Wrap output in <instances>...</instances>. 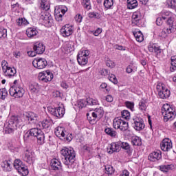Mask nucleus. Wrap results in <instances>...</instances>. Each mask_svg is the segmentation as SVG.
<instances>
[{
  "label": "nucleus",
  "instance_id": "nucleus-1",
  "mask_svg": "<svg viewBox=\"0 0 176 176\" xmlns=\"http://www.w3.org/2000/svg\"><path fill=\"white\" fill-rule=\"evenodd\" d=\"M61 155L63 156V163L65 166H67L69 170H73L75 167V157H76V153L72 148L64 147L60 151Z\"/></svg>",
  "mask_w": 176,
  "mask_h": 176
},
{
  "label": "nucleus",
  "instance_id": "nucleus-2",
  "mask_svg": "<svg viewBox=\"0 0 176 176\" xmlns=\"http://www.w3.org/2000/svg\"><path fill=\"white\" fill-rule=\"evenodd\" d=\"M22 121L20 117L12 116L8 121V124L5 127L6 134H12L18 127H21Z\"/></svg>",
  "mask_w": 176,
  "mask_h": 176
},
{
  "label": "nucleus",
  "instance_id": "nucleus-3",
  "mask_svg": "<svg viewBox=\"0 0 176 176\" xmlns=\"http://www.w3.org/2000/svg\"><path fill=\"white\" fill-rule=\"evenodd\" d=\"M161 112L164 116V122H168V120H173L175 118V110L168 104H164L162 106Z\"/></svg>",
  "mask_w": 176,
  "mask_h": 176
},
{
  "label": "nucleus",
  "instance_id": "nucleus-4",
  "mask_svg": "<svg viewBox=\"0 0 176 176\" xmlns=\"http://www.w3.org/2000/svg\"><path fill=\"white\" fill-rule=\"evenodd\" d=\"M157 91L160 98L166 100L170 97L171 92L166 87V85L162 82H159L157 85Z\"/></svg>",
  "mask_w": 176,
  "mask_h": 176
},
{
  "label": "nucleus",
  "instance_id": "nucleus-5",
  "mask_svg": "<svg viewBox=\"0 0 176 176\" xmlns=\"http://www.w3.org/2000/svg\"><path fill=\"white\" fill-rule=\"evenodd\" d=\"M14 167L18 171L19 174L22 176L28 175V168L21 160L16 159L14 161Z\"/></svg>",
  "mask_w": 176,
  "mask_h": 176
},
{
  "label": "nucleus",
  "instance_id": "nucleus-6",
  "mask_svg": "<svg viewBox=\"0 0 176 176\" xmlns=\"http://www.w3.org/2000/svg\"><path fill=\"white\" fill-rule=\"evenodd\" d=\"M25 91L20 85H13L9 89V94L11 97L14 98H21L24 96Z\"/></svg>",
  "mask_w": 176,
  "mask_h": 176
},
{
  "label": "nucleus",
  "instance_id": "nucleus-7",
  "mask_svg": "<svg viewBox=\"0 0 176 176\" xmlns=\"http://www.w3.org/2000/svg\"><path fill=\"white\" fill-rule=\"evenodd\" d=\"M113 126L115 130H120V131H126L129 129V122L124 121L121 118H114L113 121Z\"/></svg>",
  "mask_w": 176,
  "mask_h": 176
},
{
  "label": "nucleus",
  "instance_id": "nucleus-8",
  "mask_svg": "<svg viewBox=\"0 0 176 176\" xmlns=\"http://www.w3.org/2000/svg\"><path fill=\"white\" fill-rule=\"evenodd\" d=\"M90 51L88 50H81L77 56V61L80 65H86L89 61Z\"/></svg>",
  "mask_w": 176,
  "mask_h": 176
},
{
  "label": "nucleus",
  "instance_id": "nucleus-9",
  "mask_svg": "<svg viewBox=\"0 0 176 176\" xmlns=\"http://www.w3.org/2000/svg\"><path fill=\"white\" fill-rule=\"evenodd\" d=\"M68 12V8L65 6H58L54 10V16L56 21H61L64 14Z\"/></svg>",
  "mask_w": 176,
  "mask_h": 176
},
{
  "label": "nucleus",
  "instance_id": "nucleus-10",
  "mask_svg": "<svg viewBox=\"0 0 176 176\" xmlns=\"http://www.w3.org/2000/svg\"><path fill=\"white\" fill-rule=\"evenodd\" d=\"M49 113L54 116L55 118H63L64 113H65V109L64 107H49L47 108Z\"/></svg>",
  "mask_w": 176,
  "mask_h": 176
},
{
  "label": "nucleus",
  "instance_id": "nucleus-11",
  "mask_svg": "<svg viewBox=\"0 0 176 176\" xmlns=\"http://www.w3.org/2000/svg\"><path fill=\"white\" fill-rule=\"evenodd\" d=\"M132 126L137 131H141L145 129V123H144V120L140 117H135L133 118Z\"/></svg>",
  "mask_w": 176,
  "mask_h": 176
},
{
  "label": "nucleus",
  "instance_id": "nucleus-12",
  "mask_svg": "<svg viewBox=\"0 0 176 176\" xmlns=\"http://www.w3.org/2000/svg\"><path fill=\"white\" fill-rule=\"evenodd\" d=\"M120 145H122V142H112L111 144H109L107 148V153L112 155V153H115V152H120Z\"/></svg>",
  "mask_w": 176,
  "mask_h": 176
},
{
  "label": "nucleus",
  "instance_id": "nucleus-13",
  "mask_svg": "<svg viewBox=\"0 0 176 176\" xmlns=\"http://www.w3.org/2000/svg\"><path fill=\"white\" fill-rule=\"evenodd\" d=\"M32 65L37 69H43L47 65V60L44 58H37L33 60Z\"/></svg>",
  "mask_w": 176,
  "mask_h": 176
},
{
  "label": "nucleus",
  "instance_id": "nucleus-14",
  "mask_svg": "<svg viewBox=\"0 0 176 176\" xmlns=\"http://www.w3.org/2000/svg\"><path fill=\"white\" fill-rule=\"evenodd\" d=\"M60 32L61 35L64 36V38H67V36H71V35L74 34V27L71 24H66L62 27Z\"/></svg>",
  "mask_w": 176,
  "mask_h": 176
},
{
  "label": "nucleus",
  "instance_id": "nucleus-15",
  "mask_svg": "<svg viewBox=\"0 0 176 176\" xmlns=\"http://www.w3.org/2000/svg\"><path fill=\"white\" fill-rule=\"evenodd\" d=\"M23 160L28 164H33L34 162H35V153L26 150L23 155Z\"/></svg>",
  "mask_w": 176,
  "mask_h": 176
},
{
  "label": "nucleus",
  "instance_id": "nucleus-16",
  "mask_svg": "<svg viewBox=\"0 0 176 176\" xmlns=\"http://www.w3.org/2000/svg\"><path fill=\"white\" fill-rule=\"evenodd\" d=\"M33 49L37 54H43L45 53V50H46V47L43 45V43L41 41H37L34 43Z\"/></svg>",
  "mask_w": 176,
  "mask_h": 176
},
{
  "label": "nucleus",
  "instance_id": "nucleus-17",
  "mask_svg": "<svg viewBox=\"0 0 176 176\" xmlns=\"http://www.w3.org/2000/svg\"><path fill=\"white\" fill-rule=\"evenodd\" d=\"M53 78V73L49 70H47L42 74L39 79L41 80V82H45V83H47V82H52Z\"/></svg>",
  "mask_w": 176,
  "mask_h": 176
},
{
  "label": "nucleus",
  "instance_id": "nucleus-18",
  "mask_svg": "<svg viewBox=\"0 0 176 176\" xmlns=\"http://www.w3.org/2000/svg\"><path fill=\"white\" fill-rule=\"evenodd\" d=\"M171 148H173L171 140L168 138L164 139L161 143L162 151H164V152H168Z\"/></svg>",
  "mask_w": 176,
  "mask_h": 176
},
{
  "label": "nucleus",
  "instance_id": "nucleus-19",
  "mask_svg": "<svg viewBox=\"0 0 176 176\" xmlns=\"http://www.w3.org/2000/svg\"><path fill=\"white\" fill-rule=\"evenodd\" d=\"M67 134V131H65V128L63 126H57L55 129V135L60 140H65V135Z\"/></svg>",
  "mask_w": 176,
  "mask_h": 176
},
{
  "label": "nucleus",
  "instance_id": "nucleus-20",
  "mask_svg": "<svg viewBox=\"0 0 176 176\" xmlns=\"http://www.w3.org/2000/svg\"><path fill=\"white\" fill-rule=\"evenodd\" d=\"M161 159L162 152L160 151H154L148 155V160H150V162H157Z\"/></svg>",
  "mask_w": 176,
  "mask_h": 176
},
{
  "label": "nucleus",
  "instance_id": "nucleus-21",
  "mask_svg": "<svg viewBox=\"0 0 176 176\" xmlns=\"http://www.w3.org/2000/svg\"><path fill=\"white\" fill-rule=\"evenodd\" d=\"M176 28L174 27V25H168V27H166L164 28V30L162 32L161 36L162 38H166L168 34H173V32H175Z\"/></svg>",
  "mask_w": 176,
  "mask_h": 176
},
{
  "label": "nucleus",
  "instance_id": "nucleus-22",
  "mask_svg": "<svg viewBox=\"0 0 176 176\" xmlns=\"http://www.w3.org/2000/svg\"><path fill=\"white\" fill-rule=\"evenodd\" d=\"M141 17V12L138 11L133 12L132 15V24H134V25H140Z\"/></svg>",
  "mask_w": 176,
  "mask_h": 176
},
{
  "label": "nucleus",
  "instance_id": "nucleus-23",
  "mask_svg": "<svg viewBox=\"0 0 176 176\" xmlns=\"http://www.w3.org/2000/svg\"><path fill=\"white\" fill-rule=\"evenodd\" d=\"M51 168L52 170H61V162L60 160L54 158L51 160Z\"/></svg>",
  "mask_w": 176,
  "mask_h": 176
},
{
  "label": "nucleus",
  "instance_id": "nucleus-24",
  "mask_svg": "<svg viewBox=\"0 0 176 176\" xmlns=\"http://www.w3.org/2000/svg\"><path fill=\"white\" fill-rule=\"evenodd\" d=\"M26 35L28 38H35L38 35V30L35 28H28L26 30Z\"/></svg>",
  "mask_w": 176,
  "mask_h": 176
},
{
  "label": "nucleus",
  "instance_id": "nucleus-25",
  "mask_svg": "<svg viewBox=\"0 0 176 176\" xmlns=\"http://www.w3.org/2000/svg\"><path fill=\"white\" fill-rule=\"evenodd\" d=\"M3 72L5 76H8L9 78H10L11 76H14V75H16V71L14 67L12 68L10 67H8Z\"/></svg>",
  "mask_w": 176,
  "mask_h": 176
},
{
  "label": "nucleus",
  "instance_id": "nucleus-26",
  "mask_svg": "<svg viewBox=\"0 0 176 176\" xmlns=\"http://www.w3.org/2000/svg\"><path fill=\"white\" fill-rule=\"evenodd\" d=\"M43 23L46 27H52V23H53V19L50 14H45L43 16Z\"/></svg>",
  "mask_w": 176,
  "mask_h": 176
},
{
  "label": "nucleus",
  "instance_id": "nucleus-27",
  "mask_svg": "<svg viewBox=\"0 0 176 176\" xmlns=\"http://www.w3.org/2000/svg\"><path fill=\"white\" fill-rule=\"evenodd\" d=\"M148 51L151 52V53H157V54H159V53L161 52L160 47H159L156 44H149L148 47Z\"/></svg>",
  "mask_w": 176,
  "mask_h": 176
},
{
  "label": "nucleus",
  "instance_id": "nucleus-28",
  "mask_svg": "<svg viewBox=\"0 0 176 176\" xmlns=\"http://www.w3.org/2000/svg\"><path fill=\"white\" fill-rule=\"evenodd\" d=\"M29 90L33 94H36V93H39L41 86H39L37 83L32 84L29 87Z\"/></svg>",
  "mask_w": 176,
  "mask_h": 176
},
{
  "label": "nucleus",
  "instance_id": "nucleus-29",
  "mask_svg": "<svg viewBox=\"0 0 176 176\" xmlns=\"http://www.w3.org/2000/svg\"><path fill=\"white\" fill-rule=\"evenodd\" d=\"M131 142L134 146H141L142 145V140L138 136L132 137Z\"/></svg>",
  "mask_w": 176,
  "mask_h": 176
},
{
  "label": "nucleus",
  "instance_id": "nucleus-30",
  "mask_svg": "<svg viewBox=\"0 0 176 176\" xmlns=\"http://www.w3.org/2000/svg\"><path fill=\"white\" fill-rule=\"evenodd\" d=\"M1 167L4 171H10L12 170V162L6 160L1 163Z\"/></svg>",
  "mask_w": 176,
  "mask_h": 176
},
{
  "label": "nucleus",
  "instance_id": "nucleus-31",
  "mask_svg": "<svg viewBox=\"0 0 176 176\" xmlns=\"http://www.w3.org/2000/svg\"><path fill=\"white\" fill-rule=\"evenodd\" d=\"M16 24L19 27H23V25H28L30 23L25 18H19L16 20Z\"/></svg>",
  "mask_w": 176,
  "mask_h": 176
},
{
  "label": "nucleus",
  "instance_id": "nucleus-32",
  "mask_svg": "<svg viewBox=\"0 0 176 176\" xmlns=\"http://www.w3.org/2000/svg\"><path fill=\"white\" fill-rule=\"evenodd\" d=\"M26 118L28 120H30V122H33V123L38 120V116L34 112H29L26 113Z\"/></svg>",
  "mask_w": 176,
  "mask_h": 176
},
{
  "label": "nucleus",
  "instance_id": "nucleus-33",
  "mask_svg": "<svg viewBox=\"0 0 176 176\" xmlns=\"http://www.w3.org/2000/svg\"><path fill=\"white\" fill-rule=\"evenodd\" d=\"M138 6L137 0H127L128 9H135Z\"/></svg>",
  "mask_w": 176,
  "mask_h": 176
},
{
  "label": "nucleus",
  "instance_id": "nucleus-34",
  "mask_svg": "<svg viewBox=\"0 0 176 176\" xmlns=\"http://www.w3.org/2000/svg\"><path fill=\"white\" fill-rule=\"evenodd\" d=\"M38 145H43L45 144V133L41 131L36 138Z\"/></svg>",
  "mask_w": 176,
  "mask_h": 176
},
{
  "label": "nucleus",
  "instance_id": "nucleus-35",
  "mask_svg": "<svg viewBox=\"0 0 176 176\" xmlns=\"http://www.w3.org/2000/svg\"><path fill=\"white\" fill-rule=\"evenodd\" d=\"M133 35L137 41V42H143L144 41V34L141 31L133 32Z\"/></svg>",
  "mask_w": 176,
  "mask_h": 176
},
{
  "label": "nucleus",
  "instance_id": "nucleus-36",
  "mask_svg": "<svg viewBox=\"0 0 176 176\" xmlns=\"http://www.w3.org/2000/svg\"><path fill=\"white\" fill-rule=\"evenodd\" d=\"M23 140L26 142L32 141V140H35V138L30 131H28L23 135Z\"/></svg>",
  "mask_w": 176,
  "mask_h": 176
},
{
  "label": "nucleus",
  "instance_id": "nucleus-37",
  "mask_svg": "<svg viewBox=\"0 0 176 176\" xmlns=\"http://www.w3.org/2000/svg\"><path fill=\"white\" fill-rule=\"evenodd\" d=\"M120 148H122V149H124L125 151H127V153L130 154L132 153L133 149L130 148V144L127 142H121V145Z\"/></svg>",
  "mask_w": 176,
  "mask_h": 176
},
{
  "label": "nucleus",
  "instance_id": "nucleus-38",
  "mask_svg": "<svg viewBox=\"0 0 176 176\" xmlns=\"http://www.w3.org/2000/svg\"><path fill=\"white\" fill-rule=\"evenodd\" d=\"M42 126L43 129H49L52 126V120L45 119L41 122L40 126Z\"/></svg>",
  "mask_w": 176,
  "mask_h": 176
},
{
  "label": "nucleus",
  "instance_id": "nucleus-39",
  "mask_svg": "<svg viewBox=\"0 0 176 176\" xmlns=\"http://www.w3.org/2000/svg\"><path fill=\"white\" fill-rule=\"evenodd\" d=\"M29 131L32 133L34 138H36L38 135L41 133L42 130L38 128H32L29 130Z\"/></svg>",
  "mask_w": 176,
  "mask_h": 176
},
{
  "label": "nucleus",
  "instance_id": "nucleus-40",
  "mask_svg": "<svg viewBox=\"0 0 176 176\" xmlns=\"http://www.w3.org/2000/svg\"><path fill=\"white\" fill-rule=\"evenodd\" d=\"M170 60L171 67H170V69L171 72H174L176 69V56H171Z\"/></svg>",
  "mask_w": 176,
  "mask_h": 176
},
{
  "label": "nucleus",
  "instance_id": "nucleus-41",
  "mask_svg": "<svg viewBox=\"0 0 176 176\" xmlns=\"http://www.w3.org/2000/svg\"><path fill=\"white\" fill-rule=\"evenodd\" d=\"M94 112L96 113L98 119H101V118H102V116H104V109L102 107H99V108L95 109Z\"/></svg>",
  "mask_w": 176,
  "mask_h": 176
},
{
  "label": "nucleus",
  "instance_id": "nucleus-42",
  "mask_svg": "<svg viewBox=\"0 0 176 176\" xmlns=\"http://www.w3.org/2000/svg\"><path fill=\"white\" fill-rule=\"evenodd\" d=\"M41 9H43V10H49V9H50V5L47 1L41 0Z\"/></svg>",
  "mask_w": 176,
  "mask_h": 176
},
{
  "label": "nucleus",
  "instance_id": "nucleus-43",
  "mask_svg": "<svg viewBox=\"0 0 176 176\" xmlns=\"http://www.w3.org/2000/svg\"><path fill=\"white\" fill-rule=\"evenodd\" d=\"M104 132L108 135H110V137H116L117 133L115 130H113L112 128H107L104 129Z\"/></svg>",
  "mask_w": 176,
  "mask_h": 176
},
{
  "label": "nucleus",
  "instance_id": "nucleus-44",
  "mask_svg": "<svg viewBox=\"0 0 176 176\" xmlns=\"http://www.w3.org/2000/svg\"><path fill=\"white\" fill-rule=\"evenodd\" d=\"M87 105H100V102L97 99H93L91 98H87Z\"/></svg>",
  "mask_w": 176,
  "mask_h": 176
},
{
  "label": "nucleus",
  "instance_id": "nucleus-45",
  "mask_svg": "<svg viewBox=\"0 0 176 176\" xmlns=\"http://www.w3.org/2000/svg\"><path fill=\"white\" fill-rule=\"evenodd\" d=\"M171 167H173V165H161L160 166V170L162 171L163 173H168L171 170Z\"/></svg>",
  "mask_w": 176,
  "mask_h": 176
},
{
  "label": "nucleus",
  "instance_id": "nucleus-46",
  "mask_svg": "<svg viewBox=\"0 0 176 176\" xmlns=\"http://www.w3.org/2000/svg\"><path fill=\"white\" fill-rule=\"evenodd\" d=\"M82 5L86 10H90L91 9V4L90 3V0H82Z\"/></svg>",
  "mask_w": 176,
  "mask_h": 176
},
{
  "label": "nucleus",
  "instance_id": "nucleus-47",
  "mask_svg": "<svg viewBox=\"0 0 176 176\" xmlns=\"http://www.w3.org/2000/svg\"><path fill=\"white\" fill-rule=\"evenodd\" d=\"M88 17H89V19H97L100 20V19H101V14H98V12H92L88 14Z\"/></svg>",
  "mask_w": 176,
  "mask_h": 176
},
{
  "label": "nucleus",
  "instance_id": "nucleus-48",
  "mask_svg": "<svg viewBox=\"0 0 176 176\" xmlns=\"http://www.w3.org/2000/svg\"><path fill=\"white\" fill-rule=\"evenodd\" d=\"M105 170H106L105 173L108 175H112V174L115 173V170H113V167H112V166L111 165L105 166Z\"/></svg>",
  "mask_w": 176,
  "mask_h": 176
},
{
  "label": "nucleus",
  "instance_id": "nucleus-49",
  "mask_svg": "<svg viewBox=\"0 0 176 176\" xmlns=\"http://www.w3.org/2000/svg\"><path fill=\"white\" fill-rule=\"evenodd\" d=\"M103 5L106 9H111L113 6V0H104Z\"/></svg>",
  "mask_w": 176,
  "mask_h": 176
},
{
  "label": "nucleus",
  "instance_id": "nucleus-50",
  "mask_svg": "<svg viewBox=\"0 0 176 176\" xmlns=\"http://www.w3.org/2000/svg\"><path fill=\"white\" fill-rule=\"evenodd\" d=\"M121 116L123 119H125L126 120H130V111L128 110H124L121 112Z\"/></svg>",
  "mask_w": 176,
  "mask_h": 176
},
{
  "label": "nucleus",
  "instance_id": "nucleus-51",
  "mask_svg": "<svg viewBox=\"0 0 176 176\" xmlns=\"http://www.w3.org/2000/svg\"><path fill=\"white\" fill-rule=\"evenodd\" d=\"M8 97V90L6 89L3 88L0 89V98L1 100H5Z\"/></svg>",
  "mask_w": 176,
  "mask_h": 176
},
{
  "label": "nucleus",
  "instance_id": "nucleus-52",
  "mask_svg": "<svg viewBox=\"0 0 176 176\" xmlns=\"http://www.w3.org/2000/svg\"><path fill=\"white\" fill-rule=\"evenodd\" d=\"M78 108H85V107H86V105H87V99L86 100H83V99H81V100H79L78 101Z\"/></svg>",
  "mask_w": 176,
  "mask_h": 176
},
{
  "label": "nucleus",
  "instance_id": "nucleus-53",
  "mask_svg": "<svg viewBox=\"0 0 176 176\" xmlns=\"http://www.w3.org/2000/svg\"><path fill=\"white\" fill-rule=\"evenodd\" d=\"M72 45L69 43H66L63 49L65 50V52H66V53H71V52H72Z\"/></svg>",
  "mask_w": 176,
  "mask_h": 176
},
{
  "label": "nucleus",
  "instance_id": "nucleus-54",
  "mask_svg": "<svg viewBox=\"0 0 176 176\" xmlns=\"http://www.w3.org/2000/svg\"><path fill=\"white\" fill-rule=\"evenodd\" d=\"M166 3L170 9H176V0H167Z\"/></svg>",
  "mask_w": 176,
  "mask_h": 176
},
{
  "label": "nucleus",
  "instance_id": "nucleus-55",
  "mask_svg": "<svg viewBox=\"0 0 176 176\" xmlns=\"http://www.w3.org/2000/svg\"><path fill=\"white\" fill-rule=\"evenodd\" d=\"M167 24L168 25H174V21H175V15H172L170 16H168L167 19Z\"/></svg>",
  "mask_w": 176,
  "mask_h": 176
},
{
  "label": "nucleus",
  "instance_id": "nucleus-56",
  "mask_svg": "<svg viewBox=\"0 0 176 176\" xmlns=\"http://www.w3.org/2000/svg\"><path fill=\"white\" fill-rule=\"evenodd\" d=\"M124 104L128 109H130L132 111H134V102L126 101L124 102Z\"/></svg>",
  "mask_w": 176,
  "mask_h": 176
},
{
  "label": "nucleus",
  "instance_id": "nucleus-57",
  "mask_svg": "<svg viewBox=\"0 0 176 176\" xmlns=\"http://www.w3.org/2000/svg\"><path fill=\"white\" fill-rule=\"evenodd\" d=\"M174 14L168 11H164L162 12V19H163V20H167L168 17H171Z\"/></svg>",
  "mask_w": 176,
  "mask_h": 176
},
{
  "label": "nucleus",
  "instance_id": "nucleus-58",
  "mask_svg": "<svg viewBox=\"0 0 176 176\" xmlns=\"http://www.w3.org/2000/svg\"><path fill=\"white\" fill-rule=\"evenodd\" d=\"M139 109L142 112L146 110V104L143 100L139 102Z\"/></svg>",
  "mask_w": 176,
  "mask_h": 176
},
{
  "label": "nucleus",
  "instance_id": "nucleus-59",
  "mask_svg": "<svg viewBox=\"0 0 176 176\" xmlns=\"http://www.w3.org/2000/svg\"><path fill=\"white\" fill-rule=\"evenodd\" d=\"M6 36H8V30L3 28H0V38H6Z\"/></svg>",
  "mask_w": 176,
  "mask_h": 176
},
{
  "label": "nucleus",
  "instance_id": "nucleus-60",
  "mask_svg": "<svg viewBox=\"0 0 176 176\" xmlns=\"http://www.w3.org/2000/svg\"><path fill=\"white\" fill-rule=\"evenodd\" d=\"M109 80L110 82H112L114 85H118V78H116V76L114 74H111L109 76Z\"/></svg>",
  "mask_w": 176,
  "mask_h": 176
},
{
  "label": "nucleus",
  "instance_id": "nucleus-61",
  "mask_svg": "<svg viewBox=\"0 0 176 176\" xmlns=\"http://www.w3.org/2000/svg\"><path fill=\"white\" fill-rule=\"evenodd\" d=\"M87 119L89 120L91 124H94V123H96V119L94 118L93 116H90V113H87Z\"/></svg>",
  "mask_w": 176,
  "mask_h": 176
},
{
  "label": "nucleus",
  "instance_id": "nucleus-62",
  "mask_svg": "<svg viewBox=\"0 0 176 176\" xmlns=\"http://www.w3.org/2000/svg\"><path fill=\"white\" fill-rule=\"evenodd\" d=\"M106 65L107 67H109V68H114L116 64H115V62H113V60H108L106 62Z\"/></svg>",
  "mask_w": 176,
  "mask_h": 176
},
{
  "label": "nucleus",
  "instance_id": "nucleus-63",
  "mask_svg": "<svg viewBox=\"0 0 176 176\" xmlns=\"http://www.w3.org/2000/svg\"><path fill=\"white\" fill-rule=\"evenodd\" d=\"M1 67L3 69V72L6 69H7V68L9 67V63H8V62L6 60H2Z\"/></svg>",
  "mask_w": 176,
  "mask_h": 176
},
{
  "label": "nucleus",
  "instance_id": "nucleus-64",
  "mask_svg": "<svg viewBox=\"0 0 176 176\" xmlns=\"http://www.w3.org/2000/svg\"><path fill=\"white\" fill-rule=\"evenodd\" d=\"M82 19L83 17H82L80 14H77L74 17L75 21H76V23H82Z\"/></svg>",
  "mask_w": 176,
  "mask_h": 176
}]
</instances>
